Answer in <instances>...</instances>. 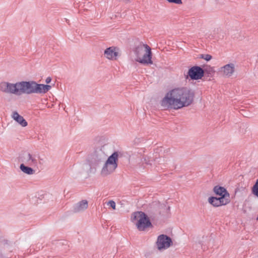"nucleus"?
<instances>
[{"mask_svg":"<svg viewBox=\"0 0 258 258\" xmlns=\"http://www.w3.org/2000/svg\"><path fill=\"white\" fill-rule=\"evenodd\" d=\"M195 98L194 92L187 87L175 88L167 92L161 101L164 109L177 110L191 105Z\"/></svg>","mask_w":258,"mask_h":258,"instance_id":"1","label":"nucleus"},{"mask_svg":"<svg viewBox=\"0 0 258 258\" xmlns=\"http://www.w3.org/2000/svg\"><path fill=\"white\" fill-rule=\"evenodd\" d=\"M122 156L121 152L115 151L106 160L107 155L103 148L96 149L88 158L90 166L94 168L99 167L104 163L100 170V175L106 177L114 172L117 168L118 160Z\"/></svg>","mask_w":258,"mask_h":258,"instance_id":"2","label":"nucleus"},{"mask_svg":"<svg viewBox=\"0 0 258 258\" xmlns=\"http://www.w3.org/2000/svg\"><path fill=\"white\" fill-rule=\"evenodd\" d=\"M19 83V95L22 94H44L49 91L51 85L38 84L35 81H21Z\"/></svg>","mask_w":258,"mask_h":258,"instance_id":"3","label":"nucleus"},{"mask_svg":"<svg viewBox=\"0 0 258 258\" xmlns=\"http://www.w3.org/2000/svg\"><path fill=\"white\" fill-rule=\"evenodd\" d=\"M132 220L140 231H145L152 227V223L146 214L143 212H136L133 214Z\"/></svg>","mask_w":258,"mask_h":258,"instance_id":"4","label":"nucleus"},{"mask_svg":"<svg viewBox=\"0 0 258 258\" xmlns=\"http://www.w3.org/2000/svg\"><path fill=\"white\" fill-rule=\"evenodd\" d=\"M18 84V82L16 83L2 82L0 83V91L5 94L19 95Z\"/></svg>","mask_w":258,"mask_h":258,"instance_id":"5","label":"nucleus"},{"mask_svg":"<svg viewBox=\"0 0 258 258\" xmlns=\"http://www.w3.org/2000/svg\"><path fill=\"white\" fill-rule=\"evenodd\" d=\"M172 244V241L171 238L165 234L159 235L156 242L157 248L160 251L168 248Z\"/></svg>","mask_w":258,"mask_h":258,"instance_id":"6","label":"nucleus"},{"mask_svg":"<svg viewBox=\"0 0 258 258\" xmlns=\"http://www.w3.org/2000/svg\"><path fill=\"white\" fill-rule=\"evenodd\" d=\"M188 76L191 80H199L202 78L204 75V70L198 66H194L189 69Z\"/></svg>","mask_w":258,"mask_h":258,"instance_id":"7","label":"nucleus"},{"mask_svg":"<svg viewBox=\"0 0 258 258\" xmlns=\"http://www.w3.org/2000/svg\"><path fill=\"white\" fill-rule=\"evenodd\" d=\"M147 50L144 52V53L141 56L140 58H135L136 61L139 62L143 64H152L153 61L152 60V52L150 47H147Z\"/></svg>","mask_w":258,"mask_h":258,"instance_id":"8","label":"nucleus"},{"mask_svg":"<svg viewBox=\"0 0 258 258\" xmlns=\"http://www.w3.org/2000/svg\"><path fill=\"white\" fill-rule=\"evenodd\" d=\"M219 71L226 77L232 76L235 71V65L233 63L227 64L220 68Z\"/></svg>","mask_w":258,"mask_h":258,"instance_id":"9","label":"nucleus"},{"mask_svg":"<svg viewBox=\"0 0 258 258\" xmlns=\"http://www.w3.org/2000/svg\"><path fill=\"white\" fill-rule=\"evenodd\" d=\"M210 204L214 207H219L222 205H226L230 202V199H225V197H210L208 199Z\"/></svg>","mask_w":258,"mask_h":258,"instance_id":"10","label":"nucleus"},{"mask_svg":"<svg viewBox=\"0 0 258 258\" xmlns=\"http://www.w3.org/2000/svg\"><path fill=\"white\" fill-rule=\"evenodd\" d=\"M118 49L115 47H108L104 51V56L109 60H116L118 55Z\"/></svg>","mask_w":258,"mask_h":258,"instance_id":"11","label":"nucleus"},{"mask_svg":"<svg viewBox=\"0 0 258 258\" xmlns=\"http://www.w3.org/2000/svg\"><path fill=\"white\" fill-rule=\"evenodd\" d=\"M23 162L31 166L35 167L37 165V160L36 157L30 153H26L23 156Z\"/></svg>","mask_w":258,"mask_h":258,"instance_id":"12","label":"nucleus"},{"mask_svg":"<svg viewBox=\"0 0 258 258\" xmlns=\"http://www.w3.org/2000/svg\"><path fill=\"white\" fill-rule=\"evenodd\" d=\"M11 117L22 127H26L28 125V123L26 120L16 111L12 112Z\"/></svg>","mask_w":258,"mask_h":258,"instance_id":"13","label":"nucleus"},{"mask_svg":"<svg viewBox=\"0 0 258 258\" xmlns=\"http://www.w3.org/2000/svg\"><path fill=\"white\" fill-rule=\"evenodd\" d=\"M146 47H150L147 44H140L136 47L134 50V53L136 55L135 58H140L141 57L144 52L147 50Z\"/></svg>","mask_w":258,"mask_h":258,"instance_id":"14","label":"nucleus"},{"mask_svg":"<svg viewBox=\"0 0 258 258\" xmlns=\"http://www.w3.org/2000/svg\"><path fill=\"white\" fill-rule=\"evenodd\" d=\"M88 207V202L87 200H82L77 203L74 207V212L79 213L85 211Z\"/></svg>","mask_w":258,"mask_h":258,"instance_id":"15","label":"nucleus"},{"mask_svg":"<svg viewBox=\"0 0 258 258\" xmlns=\"http://www.w3.org/2000/svg\"><path fill=\"white\" fill-rule=\"evenodd\" d=\"M214 191L216 195L221 196L220 197H224L225 199H230L229 193L223 187L216 186L214 188Z\"/></svg>","mask_w":258,"mask_h":258,"instance_id":"16","label":"nucleus"},{"mask_svg":"<svg viewBox=\"0 0 258 258\" xmlns=\"http://www.w3.org/2000/svg\"><path fill=\"white\" fill-rule=\"evenodd\" d=\"M20 168L22 172L27 174L32 175L34 173V170L32 168L26 166L24 164L20 165Z\"/></svg>","mask_w":258,"mask_h":258,"instance_id":"17","label":"nucleus"},{"mask_svg":"<svg viewBox=\"0 0 258 258\" xmlns=\"http://www.w3.org/2000/svg\"><path fill=\"white\" fill-rule=\"evenodd\" d=\"M153 160L148 157H145L144 160L142 161L143 164H145L147 166L151 167L152 165Z\"/></svg>","mask_w":258,"mask_h":258,"instance_id":"18","label":"nucleus"},{"mask_svg":"<svg viewBox=\"0 0 258 258\" xmlns=\"http://www.w3.org/2000/svg\"><path fill=\"white\" fill-rule=\"evenodd\" d=\"M252 191V193L258 198V180H256L255 183L253 185Z\"/></svg>","mask_w":258,"mask_h":258,"instance_id":"19","label":"nucleus"},{"mask_svg":"<svg viewBox=\"0 0 258 258\" xmlns=\"http://www.w3.org/2000/svg\"><path fill=\"white\" fill-rule=\"evenodd\" d=\"M212 56L210 54H205L200 55V58H203L207 61H209L212 59Z\"/></svg>","mask_w":258,"mask_h":258,"instance_id":"20","label":"nucleus"},{"mask_svg":"<svg viewBox=\"0 0 258 258\" xmlns=\"http://www.w3.org/2000/svg\"><path fill=\"white\" fill-rule=\"evenodd\" d=\"M107 205L112 208L113 210L116 209V204L115 202L112 200L109 201L107 203Z\"/></svg>","mask_w":258,"mask_h":258,"instance_id":"21","label":"nucleus"},{"mask_svg":"<svg viewBox=\"0 0 258 258\" xmlns=\"http://www.w3.org/2000/svg\"><path fill=\"white\" fill-rule=\"evenodd\" d=\"M169 3H173L177 5L182 4V0H166Z\"/></svg>","mask_w":258,"mask_h":258,"instance_id":"22","label":"nucleus"},{"mask_svg":"<svg viewBox=\"0 0 258 258\" xmlns=\"http://www.w3.org/2000/svg\"><path fill=\"white\" fill-rule=\"evenodd\" d=\"M51 81V78L50 77H48L46 78V79L45 80V82L46 84H49L50 83Z\"/></svg>","mask_w":258,"mask_h":258,"instance_id":"23","label":"nucleus"},{"mask_svg":"<svg viewBox=\"0 0 258 258\" xmlns=\"http://www.w3.org/2000/svg\"><path fill=\"white\" fill-rule=\"evenodd\" d=\"M120 1L123 3H128L131 1V0H120Z\"/></svg>","mask_w":258,"mask_h":258,"instance_id":"24","label":"nucleus"},{"mask_svg":"<svg viewBox=\"0 0 258 258\" xmlns=\"http://www.w3.org/2000/svg\"><path fill=\"white\" fill-rule=\"evenodd\" d=\"M209 72H212V73L214 72V70H213V69L212 68H210V71H209Z\"/></svg>","mask_w":258,"mask_h":258,"instance_id":"25","label":"nucleus"},{"mask_svg":"<svg viewBox=\"0 0 258 258\" xmlns=\"http://www.w3.org/2000/svg\"><path fill=\"white\" fill-rule=\"evenodd\" d=\"M217 30V31H221V30H219V29H217V30Z\"/></svg>","mask_w":258,"mask_h":258,"instance_id":"26","label":"nucleus"}]
</instances>
